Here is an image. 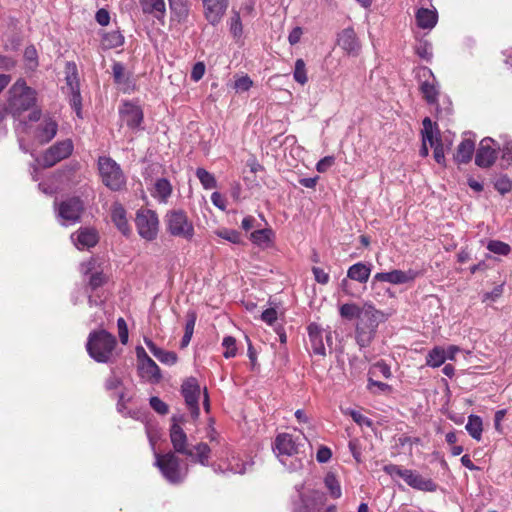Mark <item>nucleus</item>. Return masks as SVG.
<instances>
[{
    "instance_id": "f257e3e1",
    "label": "nucleus",
    "mask_w": 512,
    "mask_h": 512,
    "mask_svg": "<svg viewBox=\"0 0 512 512\" xmlns=\"http://www.w3.org/2000/svg\"><path fill=\"white\" fill-rule=\"evenodd\" d=\"M174 423L170 429V440L176 452L186 455L194 462L201 465H207L210 457V448L206 443H198L192 447L188 445L187 435L179 424L176 423V418L173 417Z\"/></svg>"
},
{
    "instance_id": "f03ea898",
    "label": "nucleus",
    "mask_w": 512,
    "mask_h": 512,
    "mask_svg": "<svg viewBox=\"0 0 512 512\" xmlns=\"http://www.w3.org/2000/svg\"><path fill=\"white\" fill-rule=\"evenodd\" d=\"M7 102L9 113L14 118H19L36 105L37 92L23 79H18L8 90Z\"/></svg>"
},
{
    "instance_id": "7ed1b4c3",
    "label": "nucleus",
    "mask_w": 512,
    "mask_h": 512,
    "mask_svg": "<svg viewBox=\"0 0 512 512\" xmlns=\"http://www.w3.org/2000/svg\"><path fill=\"white\" fill-rule=\"evenodd\" d=\"M384 320L382 311L372 304H364V312L355 329V339L360 348L368 347L373 341L378 325Z\"/></svg>"
},
{
    "instance_id": "20e7f679",
    "label": "nucleus",
    "mask_w": 512,
    "mask_h": 512,
    "mask_svg": "<svg viewBox=\"0 0 512 512\" xmlns=\"http://www.w3.org/2000/svg\"><path fill=\"white\" fill-rule=\"evenodd\" d=\"M116 338L105 330L89 334L86 349L91 358L99 363H108L114 356Z\"/></svg>"
},
{
    "instance_id": "39448f33",
    "label": "nucleus",
    "mask_w": 512,
    "mask_h": 512,
    "mask_svg": "<svg viewBox=\"0 0 512 512\" xmlns=\"http://www.w3.org/2000/svg\"><path fill=\"white\" fill-rule=\"evenodd\" d=\"M155 465L163 477L172 484L181 483L188 473V467L182 466L180 459L173 452L166 454L155 452Z\"/></svg>"
},
{
    "instance_id": "423d86ee",
    "label": "nucleus",
    "mask_w": 512,
    "mask_h": 512,
    "mask_svg": "<svg viewBox=\"0 0 512 512\" xmlns=\"http://www.w3.org/2000/svg\"><path fill=\"white\" fill-rule=\"evenodd\" d=\"M98 171L102 183L112 191H120L126 186V177L118 163L112 158H98Z\"/></svg>"
},
{
    "instance_id": "0eeeda50",
    "label": "nucleus",
    "mask_w": 512,
    "mask_h": 512,
    "mask_svg": "<svg viewBox=\"0 0 512 512\" xmlns=\"http://www.w3.org/2000/svg\"><path fill=\"white\" fill-rule=\"evenodd\" d=\"M306 438L297 436L294 437L291 434L283 433L276 437L274 443V449L277 452V456L281 462L284 463V456H294L299 454L301 447L304 445Z\"/></svg>"
},
{
    "instance_id": "6e6552de",
    "label": "nucleus",
    "mask_w": 512,
    "mask_h": 512,
    "mask_svg": "<svg viewBox=\"0 0 512 512\" xmlns=\"http://www.w3.org/2000/svg\"><path fill=\"white\" fill-rule=\"evenodd\" d=\"M73 148V142L70 139L57 142L44 152L41 164L44 167H52L69 157L73 152Z\"/></svg>"
},
{
    "instance_id": "1a4fd4ad",
    "label": "nucleus",
    "mask_w": 512,
    "mask_h": 512,
    "mask_svg": "<svg viewBox=\"0 0 512 512\" xmlns=\"http://www.w3.org/2000/svg\"><path fill=\"white\" fill-rule=\"evenodd\" d=\"M422 135L425 141H428L430 146L434 149V159L438 164H444L445 154L443 144L439 138V131L434 127L430 118L426 117L423 120Z\"/></svg>"
},
{
    "instance_id": "9d476101",
    "label": "nucleus",
    "mask_w": 512,
    "mask_h": 512,
    "mask_svg": "<svg viewBox=\"0 0 512 512\" xmlns=\"http://www.w3.org/2000/svg\"><path fill=\"white\" fill-rule=\"evenodd\" d=\"M182 395L188 408L191 411L192 417L197 418L199 416V397H200V386L195 378L186 379L181 388Z\"/></svg>"
},
{
    "instance_id": "9b49d317",
    "label": "nucleus",
    "mask_w": 512,
    "mask_h": 512,
    "mask_svg": "<svg viewBox=\"0 0 512 512\" xmlns=\"http://www.w3.org/2000/svg\"><path fill=\"white\" fill-rule=\"evenodd\" d=\"M204 17L209 24L218 25L229 5V0H202Z\"/></svg>"
},
{
    "instance_id": "f8f14e48",
    "label": "nucleus",
    "mask_w": 512,
    "mask_h": 512,
    "mask_svg": "<svg viewBox=\"0 0 512 512\" xmlns=\"http://www.w3.org/2000/svg\"><path fill=\"white\" fill-rule=\"evenodd\" d=\"M496 158L497 152L494 147V140L489 137L482 139L475 156L476 165L482 168H488L494 164Z\"/></svg>"
},
{
    "instance_id": "ddd939ff",
    "label": "nucleus",
    "mask_w": 512,
    "mask_h": 512,
    "mask_svg": "<svg viewBox=\"0 0 512 512\" xmlns=\"http://www.w3.org/2000/svg\"><path fill=\"white\" fill-rule=\"evenodd\" d=\"M84 210V204L78 197H71L62 201L57 208L58 215L66 220L76 222Z\"/></svg>"
},
{
    "instance_id": "4468645a",
    "label": "nucleus",
    "mask_w": 512,
    "mask_h": 512,
    "mask_svg": "<svg viewBox=\"0 0 512 512\" xmlns=\"http://www.w3.org/2000/svg\"><path fill=\"white\" fill-rule=\"evenodd\" d=\"M80 271L83 275H90L88 285L92 290L103 286L108 280L103 271L98 269L97 261L94 258L81 263Z\"/></svg>"
},
{
    "instance_id": "2eb2a0df",
    "label": "nucleus",
    "mask_w": 512,
    "mask_h": 512,
    "mask_svg": "<svg viewBox=\"0 0 512 512\" xmlns=\"http://www.w3.org/2000/svg\"><path fill=\"white\" fill-rule=\"evenodd\" d=\"M420 76L425 78L420 85L424 99L429 104H436L439 95V85L432 71L428 68H423Z\"/></svg>"
},
{
    "instance_id": "dca6fc26",
    "label": "nucleus",
    "mask_w": 512,
    "mask_h": 512,
    "mask_svg": "<svg viewBox=\"0 0 512 512\" xmlns=\"http://www.w3.org/2000/svg\"><path fill=\"white\" fill-rule=\"evenodd\" d=\"M417 277L418 272L412 269H409L407 271L392 270L390 272L377 273L374 276V280L399 285L413 282Z\"/></svg>"
},
{
    "instance_id": "f3484780",
    "label": "nucleus",
    "mask_w": 512,
    "mask_h": 512,
    "mask_svg": "<svg viewBox=\"0 0 512 512\" xmlns=\"http://www.w3.org/2000/svg\"><path fill=\"white\" fill-rule=\"evenodd\" d=\"M404 482L413 489L424 492H435L437 484L430 478H424L417 471L406 469L403 477Z\"/></svg>"
},
{
    "instance_id": "a211bd4d",
    "label": "nucleus",
    "mask_w": 512,
    "mask_h": 512,
    "mask_svg": "<svg viewBox=\"0 0 512 512\" xmlns=\"http://www.w3.org/2000/svg\"><path fill=\"white\" fill-rule=\"evenodd\" d=\"M71 238L78 249L93 247L99 240L98 232L92 226L80 227L75 234H72Z\"/></svg>"
},
{
    "instance_id": "6ab92c4d",
    "label": "nucleus",
    "mask_w": 512,
    "mask_h": 512,
    "mask_svg": "<svg viewBox=\"0 0 512 512\" xmlns=\"http://www.w3.org/2000/svg\"><path fill=\"white\" fill-rule=\"evenodd\" d=\"M120 116L123 122L131 129L138 128L143 121L142 109L131 103L125 102L120 108Z\"/></svg>"
},
{
    "instance_id": "aec40b11",
    "label": "nucleus",
    "mask_w": 512,
    "mask_h": 512,
    "mask_svg": "<svg viewBox=\"0 0 512 512\" xmlns=\"http://www.w3.org/2000/svg\"><path fill=\"white\" fill-rule=\"evenodd\" d=\"M338 45L349 55H358L361 45L353 28L343 29L337 37Z\"/></svg>"
},
{
    "instance_id": "412c9836",
    "label": "nucleus",
    "mask_w": 512,
    "mask_h": 512,
    "mask_svg": "<svg viewBox=\"0 0 512 512\" xmlns=\"http://www.w3.org/2000/svg\"><path fill=\"white\" fill-rule=\"evenodd\" d=\"M308 336L313 353L319 356H325L326 349L323 342V330L319 325L311 323L308 326Z\"/></svg>"
},
{
    "instance_id": "4be33fe9",
    "label": "nucleus",
    "mask_w": 512,
    "mask_h": 512,
    "mask_svg": "<svg viewBox=\"0 0 512 512\" xmlns=\"http://www.w3.org/2000/svg\"><path fill=\"white\" fill-rule=\"evenodd\" d=\"M144 342L146 344V346L148 347V349L150 350V352L163 364H166V365H174L177 360H178V357H177V354L175 352H172V351H166V350H163L159 347H157L155 345V343L148 339V338H144Z\"/></svg>"
},
{
    "instance_id": "5701e85b",
    "label": "nucleus",
    "mask_w": 512,
    "mask_h": 512,
    "mask_svg": "<svg viewBox=\"0 0 512 512\" xmlns=\"http://www.w3.org/2000/svg\"><path fill=\"white\" fill-rule=\"evenodd\" d=\"M57 130V122L51 117H46L39 125L37 138L41 143H47L55 137Z\"/></svg>"
},
{
    "instance_id": "b1692460",
    "label": "nucleus",
    "mask_w": 512,
    "mask_h": 512,
    "mask_svg": "<svg viewBox=\"0 0 512 512\" xmlns=\"http://www.w3.org/2000/svg\"><path fill=\"white\" fill-rule=\"evenodd\" d=\"M138 369L141 377L147 381L157 383L162 377L160 368L152 359H147L145 362L138 364Z\"/></svg>"
},
{
    "instance_id": "393cba45",
    "label": "nucleus",
    "mask_w": 512,
    "mask_h": 512,
    "mask_svg": "<svg viewBox=\"0 0 512 512\" xmlns=\"http://www.w3.org/2000/svg\"><path fill=\"white\" fill-rule=\"evenodd\" d=\"M417 26L422 29H432L437 23V12L435 9L420 8L415 15Z\"/></svg>"
},
{
    "instance_id": "a878e982",
    "label": "nucleus",
    "mask_w": 512,
    "mask_h": 512,
    "mask_svg": "<svg viewBox=\"0 0 512 512\" xmlns=\"http://www.w3.org/2000/svg\"><path fill=\"white\" fill-rule=\"evenodd\" d=\"M142 10L145 14H151L157 19H163L166 12L164 0H140Z\"/></svg>"
},
{
    "instance_id": "bb28decb",
    "label": "nucleus",
    "mask_w": 512,
    "mask_h": 512,
    "mask_svg": "<svg viewBox=\"0 0 512 512\" xmlns=\"http://www.w3.org/2000/svg\"><path fill=\"white\" fill-rule=\"evenodd\" d=\"M172 18L179 23L185 22L189 16V0H168Z\"/></svg>"
},
{
    "instance_id": "cd10ccee",
    "label": "nucleus",
    "mask_w": 512,
    "mask_h": 512,
    "mask_svg": "<svg viewBox=\"0 0 512 512\" xmlns=\"http://www.w3.org/2000/svg\"><path fill=\"white\" fill-rule=\"evenodd\" d=\"M67 85L70 94V104L75 110L76 114L80 116L81 113V95L78 87V82L75 75L67 76Z\"/></svg>"
},
{
    "instance_id": "c85d7f7f",
    "label": "nucleus",
    "mask_w": 512,
    "mask_h": 512,
    "mask_svg": "<svg viewBox=\"0 0 512 512\" xmlns=\"http://www.w3.org/2000/svg\"><path fill=\"white\" fill-rule=\"evenodd\" d=\"M475 150V144L470 139H464L459 144L454 159L458 163H468Z\"/></svg>"
},
{
    "instance_id": "c756f323",
    "label": "nucleus",
    "mask_w": 512,
    "mask_h": 512,
    "mask_svg": "<svg viewBox=\"0 0 512 512\" xmlns=\"http://www.w3.org/2000/svg\"><path fill=\"white\" fill-rule=\"evenodd\" d=\"M371 269L364 263H356L347 271V277L360 283H366L369 279Z\"/></svg>"
},
{
    "instance_id": "7c9ffc66",
    "label": "nucleus",
    "mask_w": 512,
    "mask_h": 512,
    "mask_svg": "<svg viewBox=\"0 0 512 512\" xmlns=\"http://www.w3.org/2000/svg\"><path fill=\"white\" fill-rule=\"evenodd\" d=\"M114 81L121 86L124 92H128L131 88V82L125 72V67L120 62H115L112 66Z\"/></svg>"
},
{
    "instance_id": "2f4dec72",
    "label": "nucleus",
    "mask_w": 512,
    "mask_h": 512,
    "mask_svg": "<svg viewBox=\"0 0 512 512\" xmlns=\"http://www.w3.org/2000/svg\"><path fill=\"white\" fill-rule=\"evenodd\" d=\"M172 193V186L165 178L157 179L154 184L153 196L161 202H166Z\"/></svg>"
},
{
    "instance_id": "473e14b6",
    "label": "nucleus",
    "mask_w": 512,
    "mask_h": 512,
    "mask_svg": "<svg viewBox=\"0 0 512 512\" xmlns=\"http://www.w3.org/2000/svg\"><path fill=\"white\" fill-rule=\"evenodd\" d=\"M465 429L467 430L469 435L476 441H480L482 439L483 422L479 416L470 415L468 417V422L465 426Z\"/></svg>"
},
{
    "instance_id": "72a5a7b5",
    "label": "nucleus",
    "mask_w": 512,
    "mask_h": 512,
    "mask_svg": "<svg viewBox=\"0 0 512 512\" xmlns=\"http://www.w3.org/2000/svg\"><path fill=\"white\" fill-rule=\"evenodd\" d=\"M446 361V351L441 346H436L426 356V365L432 368L440 367Z\"/></svg>"
},
{
    "instance_id": "f704fd0d",
    "label": "nucleus",
    "mask_w": 512,
    "mask_h": 512,
    "mask_svg": "<svg viewBox=\"0 0 512 512\" xmlns=\"http://www.w3.org/2000/svg\"><path fill=\"white\" fill-rule=\"evenodd\" d=\"M363 312H364V306L359 307L358 305L353 304V303L343 304L339 309V313H340L341 317L348 319V320H352L354 318H358L359 320H361V317L363 316Z\"/></svg>"
},
{
    "instance_id": "c9c22d12",
    "label": "nucleus",
    "mask_w": 512,
    "mask_h": 512,
    "mask_svg": "<svg viewBox=\"0 0 512 512\" xmlns=\"http://www.w3.org/2000/svg\"><path fill=\"white\" fill-rule=\"evenodd\" d=\"M273 232L270 228H264L251 233V240L259 246H268L272 240Z\"/></svg>"
},
{
    "instance_id": "e433bc0d",
    "label": "nucleus",
    "mask_w": 512,
    "mask_h": 512,
    "mask_svg": "<svg viewBox=\"0 0 512 512\" xmlns=\"http://www.w3.org/2000/svg\"><path fill=\"white\" fill-rule=\"evenodd\" d=\"M196 176L206 190L214 189L217 186V181L213 174L205 170L204 168H197Z\"/></svg>"
},
{
    "instance_id": "4c0bfd02",
    "label": "nucleus",
    "mask_w": 512,
    "mask_h": 512,
    "mask_svg": "<svg viewBox=\"0 0 512 512\" xmlns=\"http://www.w3.org/2000/svg\"><path fill=\"white\" fill-rule=\"evenodd\" d=\"M157 214L148 208H141L136 214V224H158Z\"/></svg>"
},
{
    "instance_id": "58836bf2",
    "label": "nucleus",
    "mask_w": 512,
    "mask_h": 512,
    "mask_svg": "<svg viewBox=\"0 0 512 512\" xmlns=\"http://www.w3.org/2000/svg\"><path fill=\"white\" fill-rule=\"evenodd\" d=\"M229 30L234 39L239 40L242 37L243 26L240 14L237 11H233L232 16L229 20Z\"/></svg>"
},
{
    "instance_id": "ea45409f",
    "label": "nucleus",
    "mask_w": 512,
    "mask_h": 512,
    "mask_svg": "<svg viewBox=\"0 0 512 512\" xmlns=\"http://www.w3.org/2000/svg\"><path fill=\"white\" fill-rule=\"evenodd\" d=\"M123 43L124 37L119 31H111L103 37V44L109 49L120 47Z\"/></svg>"
},
{
    "instance_id": "a19ab883",
    "label": "nucleus",
    "mask_w": 512,
    "mask_h": 512,
    "mask_svg": "<svg viewBox=\"0 0 512 512\" xmlns=\"http://www.w3.org/2000/svg\"><path fill=\"white\" fill-rule=\"evenodd\" d=\"M293 78L297 83H299L301 85H304L308 82L306 65H305V62L303 59L296 60L294 72H293Z\"/></svg>"
},
{
    "instance_id": "79ce46f5",
    "label": "nucleus",
    "mask_w": 512,
    "mask_h": 512,
    "mask_svg": "<svg viewBox=\"0 0 512 512\" xmlns=\"http://www.w3.org/2000/svg\"><path fill=\"white\" fill-rule=\"evenodd\" d=\"M324 483L333 498L337 499L341 496V487L334 474H327Z\"/></svg>"
},
{
    "instance_id": "37998d69",
    "label": "nucleus",
    "mask_w": 512,
    "mask_h": 512,
    "mask_svg": "<svg viewBox=\"0 0 512 512\" xmlns=\"http://www.w3.org/2000/svg\"><path fill=\"white\" fill-rule=\"evenodd\" d=\"M37 51L34 46H29L24 51V61L26 68L30 71H34L38 66Z\"/></svg>"
},
{
    "instance_id": "c03bdc74",
    "label": "nucleus",
    "mask_w": 512,
    "mask_h": 512,
    "mask_svg": "<svg viewBox=\"0 0 512 512\" xmlns=\"http://www.w3.org/2000/svg\"><path fill=\"white\" fill-rule=\"evenodd\" d=\"M110 213L114 224H127L126 211L120 203H114L111 206Z\"/></svg>"
},
{
    "instance_id": "a18cd8bd",
    "label": "nucleus",
    "mask_w": 512,
    "mask_h": 512,
    "mask_svg": "<svg viewBox=\"0 0 512 512\" xmlns=\"http://www.w3.org/2000/svg\"><path fill=\"white\" fill-rule=\"evenodd\" d=\"M215 233L219 237H221V238H223V239H225V240H227V241H229L231 243H239L241 241L240 233H238L234 229H231V228H228V227H225V226L217 229L215 231Z\"/></svg>"
},
{
    "instance_id": "49530a36",
    "label": "nucleus",
    "mask_w": 512,
    "mask_h": 512,
    "mask_svg": "<svg viewBox=\"0 0 512 512\" xmlns=\"http://www.w3.org/2000/svg\"><path fill=\"white\" fill-rule=\"evenodd\" d=\"M487 249L494 254L503 256L508 255L511 251V248L507 243L498 240L489 241L487 244Z\"/></svg>"
},
{
    "instance_id": "de8ad7c7",
    "label": "nucleus",
    "mask_w": 512,
    "mask_h": 512,
    "mask_svg": "<svg viewBox=\"0 0 512 512\" xmlns=\"http://www.w3.org/2000/svg\"><path fill=\"white\" fill-rule=\"evenodd\" d=\"M195 322H196L195 314L194 313H190L189 314V319L187 320V323H186V326H185V333H184V335L182 337V340H181V347L182 348L186 347L190 343L192 335H193V331H194Z\"/></svg>"
},
{
    "instance_id": "09e8293b",
    "label": "nucleus",
    "mask_w": 512,
    "mask_h": 512,
    "mask_svg": "<svg viewBox=\"0 0 512 512\" xmlns=\"http://www.w3.org/2000/svg\"><path fill=\"white\" fill-rule=\"evenodd\" d=\"M222 346L224 347L223 356L225 358L235 357L237 354L236 340L232 336H227L223 339Z\"/></svg>"
},
{
    "instance_id": "8fccbe9b",
    "label": "nucleus",
    "mask_w": 512,
    "mask_h": 512,
    "mask_svg": "<svg viewBox=\"0 0 512 512\" xmlns=\"http://www.w3.org/2000/svg\"><path fill=\"white\" fill-rule=\"evenodd\" d=\"M370 373L375 376L381 375L387 379L392 375L390 367L384 362H377L374 364L370 370Z\"/></svg>"
},
{
    "instance_id": "3c124183",
    "label": "nucleus",
    "mask_w": 512,
    "mask_h": 512,
    "mask_svg": "<svg viewBox=\"0 0 512 512\" xmlns=\"http://www.w3.org/2000/svg\"><path fill=\"white\" fill-rule=\"evenodd\" d=\"M169 232L173 236L190 238L193 235V226H169Z\"/></svg>"
},
{
    "instance_id": "603ef678",
    "label": "nucleus",
    "mask_w": 512,
    "mask_h": 512,
    "mask_svg": "<svg viewBox=\"0 0 512 512\" xmlns=\"http://www.w3.org/2000/svg\"><path fill=\"white\" fill-rule=\"evenodd\" d=\"M139 235L147 240H153L158 234L157 226H137Z\"/></svg>"
},
{
    "instance_id": "864d4df0",
    "label": "nucleus",
    "mask_w": 512,
    "mask_h": 512,
    "mask_svg": "<svg viewBox=\"0 0 512 512\" xmlns=\"http://www.w3.org/2000/svg\"><path fill=\"white\" fill-rule=\"evenodd\" d=\"M383 471L393 479L396 477L403 479L406 468H402L401 466L395 464H388L383 467Z\"/></svg>"
},
{
    "instance_id": "5fc2aeb1",
    "label": "nucleus",
    "mask_w": 512,
    "mask_h": 512,
    "mask_svg": "<svg viewBox=\"0 0 512 512\" xmlns=\"http://www.w3.org/2000/svg\"><path fill=\"white\" fill-rule=\"evenodd\" d=\"M167 224H187L186 215L182 211H173L167 214Z\"/></svg>"
},
{
    "instance_id": "6e6d98bb",
    "label": "nucleus",
    "mask_w": 512,
    "mask_h": 512,
    "mask_svg": "<svg viewBox=\"0 0 512 512\" xmlns=\"http://www.w3.org/2000/svg\"><path fill=\"white\" fill-rule=\"evenodd\" d=\"M252 85H253V81L250 79L249 76L245 75V76H241L238 79H236V81L234 83V88L237 91L244 92V91H248L252 87Z\"/></svg>"
},
{
    "instance_id": "4d7b16f0",
    "label": "nucleus",
    "mask_w": 512,
    "mask_h": 512,
    "mask_svg": "<svg viewBox=\"0 0 512 512\" xmlns=\"http://www.w3.org/2000/svg\"><path fill=\"white\" fill-rule=\"evenodd\" d=\"M150 405L157 413L161 415H165L169 411L167 404L158 397H151Z\"/></svg>"
},
{
    "instance_id": "13d9d810",
    "label": "nucleus",
    "mask_w": 512,
    "mask_h": 512,
    "mask_svg": "<svg viewBox=\"0 0 512 512\" xmlns=\"http://www.w3.org/2000/svg\"><path fill=\"white\" fill-rule=\"evenodd\" d=\"M205 74V64L203 62H197L194 64L192 70H191V79L194 82L200 81Z\"/></svg>"
},
{
    "instance_id": "bf43d9fd",
    "label": "nucleus",
    "mask_w": 512,
    "mask_h": 512,
    "mask_svg": "<svg viewBox=\"0 0 512 512\" xmlns=\"http://www.w3.org/2000/svg\"><path fill=\"white\" fill-rule=\"evenodd\" d=\"M119 338L122 344H126L128 342V328L125 320L123 318H119L117 320Z\"/></svg>"
},
{
    "instance_id": "052dcab7",
    "label": "nucleus",
    "mask_w": 512,
    "mask_h": 512,
    "mask_svg": "<svg viewBox=\"0 0 512 512\" xmlns=\"http://www.w3.org/2000/svg\"><path fill=\"white\" fill-rule=\"evenodd\" d=\"M335 159L333 156H326L322 158L317 164L316 169L320 173L326 172L334 164Z\"/></svg>"
},
{
    "instance_id": "680f3d73",
    "label": "nucleus",
    "mask_w": 512,
    "mask_h": 512,
    "mask_svg": "<svg viewBox=\"0 0 512 512\" xmlns=\"http://www.w3.org/2000/svg\"><path fill=\"white\" fill-rule=\"evenodd\" d=\"M350 416L352 417V419L360 426H371L372 425V422L369 418H367L366 416H364L363 414H361L360 412L358 411H355V410H351L349 412Z\"/></svg>"
},
{
    "instance_id": "e2e57ef3",
    "label": "nucleus",
    "mask_w": 512,
    "mask_h": 512,
    "mask_svg": "<svg viewBox=\"0 0 512 512\" xmlns=\"http://www.w3.org/2000/svg\"><path fill=\"white\" fill-rule=\"evenodd\" d=\"M501 150L502 160L510 165L512 163V141H505Z\"/></svg>"
},
{
    "instance_id": "0e129e2a",
    "label": "nucleus",
    "mask_w": 512,
    "mask_h": 512,
    "mask_svg": "<svg viewBox=\"0 0 512 512\" xmlns=\"http://www.w3.org/2000/svg\"><path fill=\"white\" fill-rule=\"evenodd\" d=\"M312 272L314 274L315 280L320 284H327L329 281V275L323 269L319 267H313Z\"/></svg>"
},
{
    "instance_id": "69168bd1",
    "label": "nucleus",
    "mask_w": 512,
    "mask_h": 512,
    "mask_svg": "<svg viewBox=\"0 0 512 512\" xmlns=\"http://www.w3.org/2000/svg\"><path fill=\"white\" fill-rule=\"evenodd\" d=\"M261 319L269 325L277 320V311L274 308L266 309L262 312Z\"/></svg>"
},
{
    "instance_id": "338daca9",
    "label": "nucleus",
    "mask_w": 512,
    "mask_h": 512,
    "mask_svg": "<svg viewBox=\"0 0 512 512\" xmlns=\"http://www.w3.org/2000/svg\"><path fill=\"white\" fill-rule=\"evenodd\" d=\"M211 201L219 209L223 211L226 209V199L221 193L213 192L211 195Z\"/></svg>"
},
{
    "instance_id": "774afa93",
    "label": "nucleus",
    "mask_w": 512,
    "mask_h": 512,
    "mask_svg": "<svg viewBox=\"0 0 512 512\" xmlns=\"http://www.w3.org/2000/svg\"><path fill=\"white\" fill-rule=\"evenodd\" d=\"M95 18L101 26H107L110 22L109 12L105 9H99L96 12Z\"/></svg>"
}]
</instances>
